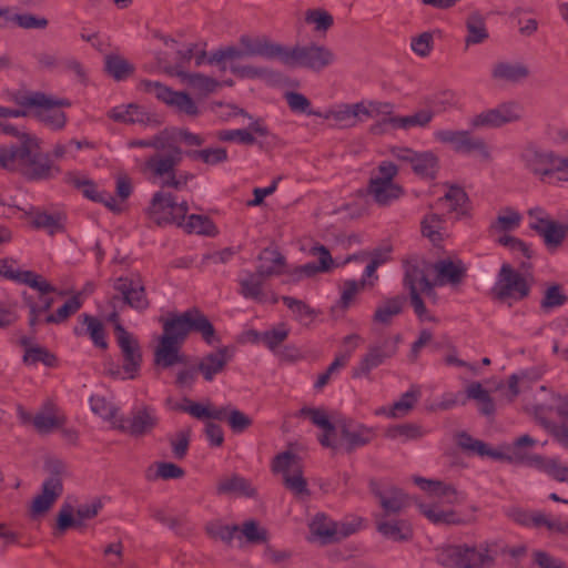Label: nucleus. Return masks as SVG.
Instances as JSON below:
<instances>
[{
    "mask_svg": "<svg viewBox=\"0 0 568 568\" xmlns=\"http://www.w3.org/2000/svg\"><path fill=\"white\" fill-rule=\"evenodd\" d=\"M3 133L14 136L17 143L0 148V169L30 181L49 180L59 173L43 152V141L37 134L16 126H3Z\"/></svg>",
    "mask_w": 568,
    "mask_h": 568,
    "instance_id": "obj_1",
    "label": "nucleus"
},
{
    "mask_svg": "<svg viewBox=\"0 0 568 568\" xmlns=\"http://www.w3.org/2000/svg\"><path fill=\"white\" fill-rule=\"evenodd\" d=\"M175 134L163 131L151 139L152 148L161 151L171 149L168 154H154L145 160L142 172L149 181L161 189H172L175 191L187 190L189 184L195 179L194 174L180 169L182 161V150L172 146Z\"/></svg>",
    "mask_w": 568,
    "mask_h": 568,
    "instance_id": "obj_2",
    "label": "nucleus"
},
{
    "mask_svg": "<svg viewBox=\"0 0 568 568\" xmlns=\"http://www.w3.org/2000/svg\"><path fill=\"white\" fill-rule=\"evenodd\" d=\"M413 481L432 499L429 504L416 501L419 511L430 523L435 525H456L462 523L458 514L449 507L459 503V494L454 486L419 476H415Z\"/></svg>",
    "mask_w": 568,
    "mask_h": 568,
    "instance_id": "obj_3",
    "label": "nucleus"
},
{
    "mask_svg": "<svg viewBox=\"0 0 568 568\" xmlns=\"http://www.w3.org/2000/svg\"><path fill=\"white\" fill-rule=\"evenodd\" d=\"M14 102L21 108L32 110L31 115L50 131L60 132L68 123L64 112L65 108L71 106L68 99L57 98L41 91H28L17 93Z\"/></svg>",
    "mask_w": 568,
    "mask_h": 568,
    "instance_id": "obj_4",
    "label": "nucleus"
},
{
    "mask_svg": "<svg viewBox=\"0 0 568 568\" xmlns=\"http://www.w3.org/2000/svg\"><path fill=\"white\" fill-rule=\"evenodd\" d=\"M399 166L390 161H381L372 171L366 183V194L378 207H389L405 195L404 186L397 181Z\"/></svg>",
    "mask_w": 568,
    "mask_h": 568,
    "instance_id": "obj_5",
    "label": "nucleus"
},
{
    "mask_svg": "<svg viewBox=\"0 0 568 568\" xmlns=\"http://www.w3.org/2000/svg\"><path fill=\"white\" fill-rule=\"evenodd\" d=\"M519 158L539 181L554 179L568 184V155L529 143L521 150Z\"/></svg>",
    "mask_w": 568,
    "mask_h": 568,
    "instance_id": "obj_6",
    "label": "nucleus"
},
{
    "mask_svg": "<svg viewBox=\"0 0 568 568\" xmlns=\"http://www.w3.org/2000/svg\"><path fill=\"white\" fill-rule=\"evenodd\" d=\"M530 264L521 262L519 271L509 263H503L497 280L491 288L494 300L510 304L511 301H521L530 293L534 283Z\"/></svg>",
    "mask_w": 568,
    "mask_h": 568,
    "instance_id": "obj_7",
    "label": "nucleus"
},
{
    "mask_svg": "<svg viewBox=\"0 0 568 568\" xmlns=\"http://www.w3.org/2000/svg\"><path fill=\"white\" fill-rule=\"evenodd\" d=\"M191 331L201 333L207 344L215 339V331L207 317L197 308L189 310L182 314L174 315L163 323V333L159 338L174 343L182 347Z\"/></svg>",
    "mask_w": 568,
    "mask_h": 568,
    "instance_id": "obj_8",
    "label": "nucleus"
},
{
    "mask_svg": "<svg viewBox=\"0 0 568 568\" xmlns=\"http://www.w3.org/2000/svg\"><path fill=\"white\" fill-rule=\"evenodd\" d=\"M191 331L201 333L207 344L215 339V331L207 317L197 308L189 310L182 314L174 315L163 323V333L159 338L174 343L182 347Z\"/></svg>",
    "mask_w": 568,
    "mask_h": 568,
    "instance_id": "obj_9",
    "label": "nucleus"
},
{
    "mask_svg": "<svg viewBox=\"0 0 568 568\" xmlns=\"http://www.w3.org/2000/svg\"><path fill=\"white\" fill-rule=\"evenodd\" d=\"M528 410L559 445L568 449V396L551 394L546 403Z\"/></svg>",
    "mask_w": 568,
    "mask_h": 568,
    "instance_id": "obj_10",
    "label": "nucleus"
},
{
    "mask_svg": "<svg viewBox=\"0 0 568 568\" xmlns=\"http://www.w3.org/2000/svg\"><path fill=\"white\" fill-rule=\"evenodd\" d=\"M113 295L109 301V313L121 311L128 306L142 313L151 306L143 280L136 274L121 275L112 281Z\"/></svg>",
    "mask_w": 568,
    "mask_h": 568,
    "instance_id": "obj_11",
    "label": "nucleus"
},
{
    "mask_svg": "<svg viewBox=\"0 0 568 568\" xmlns=\"http://www.w3.org/2000/svg\"><path fill=\"white\" fill-rule=\"evenodd\" d=\"M109 324L115 346L122 357V379H135L140 374L142 352L138 337L130 332L121 320L119 312L109 313Z\"/></svg>",
    "mask_w": 568,
    "mask_h": 568,
    "instance_id": "obj_12",
    "label": "nucleus"
},
{
    "mask_svg": "<svg viewBox=\"0 0 568 568\" xmlns=\"http://www.w3.org/2000/svg\"><path fill=\"white\" fill-rule=\"evenodd\" d=\"M440 562L449 568H491L495 556L486 544H454L442 548Z\"/></svg>",
    "mask_w": 568,
    "mask_h": 568,
    "instance_id": "obj_13",
    "label": "nucleus"
},
{
    "mask_svg": "<svg viewBox=\"0 0 568 568\" xmlns=\"http://www.w3.org/2000/svg\"><path fill=\"white\" fill-rule=\"evenodd\" d=\"M385 106L387 105L372 100L339 103L322 112L320 118L334 123L339 129H351L365 120L379 115Z\"/></svg>",
    "mask_w": 568,
    "mask_h": 568,
    "instance_id": "obj_14",
    "label": "nucleus"
},
{
    "mask_svg": "<svg viewBox=\"0 0 568 568\" xmlns=\"http://www.w3.org/2000/svg\"><path fill=\"white\" fill-rule=\"evenodd\" d=\"M361 520L355 523L335 521L324 513L315 514L308 521L307 540L326 546L347 538L359 529Z\"/></svg>",
    "mask_w": 568,
    "mask_h": 568,
    "instance_id": "obj_15",
    "label": "nucleus"
},
{
    "mask_svg": "<svg viewBox=\"0 0 568 568\" xmlns=\"http://www.w3.org/2000/svg\"><path fill=\"white\" fill-rule=\"evenodd\" d=\"M334 60L333 52L324 45L308 44L285 47L282 45L280 62L288 68H308L320 71Z\"/></svg>",
    "mask_w": 568,
    "mask_h": 568,
    "instance_id": "obj_16",
    "label": "nucleus"
},
{
    "mask_svg": "<svg viewBox=\"0 0 568 568\" xmlns=\"http://www.w3.org/2000/svg\"><path fill=\"white\" fill-rule=\"evenodd\" d=\"M334 447H327L333 452L344 449L346 453L369 445L376 437V430L372 426L357 423L352 418L339 417L336 419Z\"/></svg>",
    "mask_w": 568,
    "mask_h": 568,
    "instance_id": "obj_17",
    "label": "nucleus"
},
{
    "mask_svg": "<svg viewBox=\"0 0 568 568\" xmlns=\"http://www.w3.org/2000/svg\"><path fill=\"white\" fill-rule=\"evenodd\" d=\"M389 154L400 163L409 164L413 173L425 180L434 181L439 172V156L434 151H417L406 145H393Z\"/></svg>",
    "mask_w": 568,
    "mask_h": 568,
    "instance_id": "obj_18",
    "label": "nucleus"
},
{
    "mask_svg": "<svg viewBox=\"0 0 568 568\" xmlns=\"http://www.w3.org/2000/svg\"><path fill=\"white\" fill-rule=\"evenodd\" d=\"M164 190L153 194L148 216L160 226L168 224L179 226L189 212V204L186 201L176 202L175 196Z\"/></svg>",
    "mask_w": 568,
    "mask_h": 568,
    "instance_id": "obj_19",
    "label": "nucleus"
},
{
    "mask_svg": "<svg viewBox=\"0 0 568 568\" xmlns=\"http://www.w3.org/2000/svg\"><path fill=\"white\" fill-rule=\"evenodd\" d=\"M435 139L445 145H449L458 153H476L483 161L493 160V152L484 138L475 136L468 130H438Z\"/></svg>",
    "mask_w": 568,
    "mask_h": 568,
    "instance_id": "obj_20",
    "label": "nucleus"
},
{
    "mask_svg": "<svg viewBox=\"0 0 568 568\" xmlns=\"http://www.w3.org/2000/svg\"><path fill=\"white\" fill-rule=\"evenodd\" d=\"M353 261L362 263L367 262L364 273L365 277L358 282L354 280H348L344 282L339 302L341 306L344 310L349 307V305L354 302L356 295H358L362 291L366 288H372L374 286L375 280H377L375 272L384 260L381 257L379 253H374L373 256H369L368 253L362 252L348 256L343 264H347Z\"/></svg>",
    "mask_w": 568,
    "mask_h": 568,
    "instance_id": "obj_21",
    "label": "nucleus"
},
{
    "mask_svg": "<svg viewBox=\"0 0 568 568\" xmlns=\"http://www.w3.org/2000/svg\"><path fill=\"white\" fill-rule=\"evenodd\" d=\"M140 89L155 95L156 99L189 118H196L201 111L194 99L186 92L173 91L169 87L149 80L140 82Z\"/></svg>",
    "mask_w": 568,
    "mask_h": 568,
    "instance_id": "obj_22",
    "label": "nucleus"
},
{
    "mask_svg": "<svg viewBox=\"0 0 568 568\" xmlns=\"http://www.w3.org/2000/svg\"><path fill=\"white\" fill-rule=\"evenodd\" d=\"M520 106L515 101L500 103L496 108L485 109L469 120L473 130L499 129L521 120Z\"/></svg>",
    "mask_w": 568,
    "mask_h": 568,
    "instance_id": "obj_23",
    "label": "nucleus"
},
{
    "mask_svg": "<svg viewBox=\"0 0 568 568\" xmlns=\"http://www.w3.org/2000/svg\"><path fill=\"white\" fill-rule=\"evenodd\" d=\"M375 527L377 532L384 538L395 542L409 541L414 536L412 524L406 519L397 517L376 515Z\"/></svg>",
    "mask_w": 568,
    "mask_h": 568,
    "instance_id": "obj_24",
    "label": "nucleus"
},
{
    "mask_svg": "<svg viewBox=\"0 0 568 568\" xmlns=\"http://www.w3.org/2000/svg\"><path fill=\"white\" fill-rule=\"evenodd\" d=\"M531 72L529 67L520 61L498 60L490 68V79L495 83L516 84L527 80Z\"/></svg>",
    "mask_w": 568,
    "mask_h": 568,
    "instance_id": "obj_25",
    "label": "nucleus"
},
{
    "mask_svg": "<svg viewBox=\"0 0 568 568\" xmlns=\"http://www.w3.org/2000/svg\"><path fill=\"white\" fill-rule=\"evenodd\" d=\"M241 53V59L247 57H263L280 61L282 44L271 41L266 37L243 36L236 47Z\"/></svg>",
    "mask_w": 568,
    "mask_h": 568,
    "instance_id": "obj_26",
    "label": "nucleus"
},
{
    "mask_svg": "<svg viewBox=\"0 0 568 568\" xmlns=\"http://www.w3.org/2000/svg\"><path fill=\"white\" fill-rule=\"evenodd\" d=\"M433 272L432 264L426 262L410 263L406 267L404 284L412 294H432L435 287L434 280L428 278L429 273Z\"/></svg>",
    "mask_w": 568,
    "mask_h": 568,
    "instance_id": "obj_27",
    "label": "nucleus"
},
{
    "mask_svg": "<svg viewBox=\"0 0 568 568\" xmlns=\"http://www.w3.org/2000/svg\"><path fill=\"white\" fill-rule=\"evenodd\" d=\"M62 491L63 485L59 477L54 476L44 480L41 491L34 496L31 503L30 515L33 518L45 515L62 495Z\"/></svg>",
    "mask_w": 568,
    "mask_h": 568,
    "instance_id": "obj_28",
    "label": "nucleus"
},
{
    "mask_svg": "<svg viewBox=\"0 0 568 568\" xmlns=\"http://www.w3.org/2000/svg\"><path fill=\"white\" fill-rule=\"evenodd\" d=\"M298 416L308 419L313 425L322 430L318 436V442L323 447L327 448L336 446L334 433L336 419L332 420L327 410L324 408L303 407L300 409Z\"/></svg>",
    "mask_w": 568,
    "mask_h": 568,
    "instance_id": "obj_29",
    "label": "nucleus"
},
{
    "mask_svg": "<svg viewBox=\"0 0 568 568\" xmlns=\"http://www.w3.org/2000/svg\"><path fill=\"white\" fill-rule=\"evenodd\" d=\"M0 276L24 283L40 292H54V287L41 275L31 271H20L13 260H0Z\"/></svg>",
    "mask_w": 568,
    "mask_h": 568,
    "instance_id": "obj_30",
    "label": "nucleus"
},
{
    "mask_svg": "<svg viewBox=\"0 0 568 568\" xmlns=\"http://www.w3.org/2000/svg\"><path fill=\"white\" fill-rule=\"evenodd\" d=\"M435 274V286L452 285L457 286L462 283L466 274V266L460 260L443 258L432 264Z\"/></svg>",
    "mask_w": 568,
    "mask_h": 568,
    "instance_id": "obj_31",
    "label": "nucleus"
},
{
    "mask_svg": "<svg viewBox=\"0 0 568 568\" xmlns=\"http://www.w3.org/2000/svg\"><path fill=\"white\" fill-rule=\"evenodd\" d=\"M523 221L521 213L513 206L501 207L489 225V232L495 242L499 239L513 235Z\"/></svg>",
    "mask_w": 568,
    "mask_h": 568,
    "instance_id": "obj_32",
    "label": "nucleus"
},
{
    "mask_svg": "<svg viewBox=\"0 0 568 568\" xmlns=\"http://www.w3.org/2000/svg\"><path fill=\"white\" fill-rule=\"evenodd\" d=\"M159 417L154 408L142 406L131 416L128 425V435L142 438L150 435L158 426Z\"/></svg>",
    "mask_w": 568,
    "mask_h": 568,
    "instance_id": "obj_33",
    "label": "nucleus"
},
{
    "mask_svg": "<svg viewBox=\"0 0 568 568\" xmlns=\"http://www.w3.org/2000/svg\"><path fill=\"white\" fill-rule=\"evenodd\" d=\"M264 282L258 274L251 272L240 280V293L243 297L253 300L257 303L276 304L278 297L275 293L264 290Z\"/></svg>",
    "mask_w": 568,
    "mask_h": 568,
    "instance_id": "obj_34",
    "label": "nucleus"
},
{
    "mask_svg": "<svg viewBox=\"0 0 568 568\" xmlns=\"http://www.w3.org/2000/svg\"><path fill=\"white\" fill-rule=\"evenodd\" d=\"M181 346L158 337V344L153 351V363L156 367L166 369L175 365H185L187 356L181 351Z\"/></svg>",
    "mask_w": 568,
    "mask_h": 568,
    "instance_id": "obj_35",
    "label": "nucleus"
},
{
    "mask_svg": "<svg viewBox=\"0 0 568 568\" xmlns=\"http://www.w3.org/2000/svg\"><path fill=\"white\" fill-rule=\"evenodd\" d=\"M176 412H183L190 414L192 417L204 420V419H216L223 420L226 417L225 407H215L210 400L202 403L193 402L189 398H184L181 403H176L173 406Z\"/></svg>",
    "mask_w": 568,
    "mask_h": 568,
    "instance_id": "obj_36",
    "label": "nucleus"
},
{
    "mask_svg": "<svg viewBox=\"0 0 568 568\" xmlns=\"http://www.w3.org/2000/svg\"><path fill=\"white\" fill-rule=\"evenodd\" d=\"M165 72L178 77L183 84L200 95H207L220 87L214 78L201 73H191L179 68H165Z\"/></svg>",
    "mask_w": 568,
    "mask_h": 568,
    "instance_id": "obj_37",
    "label": "nucleus"
},
{
    "mask_svg": "<svg viewBox=\"0 0 568 568\" xmlns=\"http://www.w3.org/2000/svg\"><path fill=\"white\" fill-rule=\"evenodd\" d=\"M65 423V415L52 403L44 404L32 418L33 427L41 434H49L62 428Z\"/></svg>",
    "mask_w": 568,
    "mask_h": 568,
    "instance_id": "obj_38",
    "label": "nucleus"
},
{
    "mask_svg": "<svg viewBox=\"0 0 568 568\" xmlns=\"http://www.w3.org/2000/svg\"><path fill=\"white\" fill-rule=\"evenodd\" d=\"M286 267V258L280 251L265 248L260 254L255 273L266 281L273 276L285 274L287 272Z\"/></svg>",
    "mask_w": 568,
    "mask_h": 568,
    "instance_id": "obj_39",
    "label": "nucleus"
},
{
    "mask_svg": "<svg viewBox=\"0 0 568 568\" xmlns=\"http://www.w3.org/2000/svg\"><path fill=\"white\" fill-rule=\"evenodd\" d=\"M78 321L80 324L73 328L74 335L89 336L97 347H106L104 323L100 318L83 313Z\"/></svg>",
    "mask_w": 568,
    "mask_h": 568,
    "instance_id": "obj_40",
    "label": "nucleus"
},
{
    "mask_svg": "<svg viewBox=\"0 0 568 568\" xmlns=\"http://www.w3.org/2000/svg\"><path fill=\"white\" fill-rule=\"evenodd\" d=\"M383 513L379 515H397L410 504V497L397 487H389L376 493Z\"/></svg>",
    "mask_w": 568,
    "mask_h": 568,
    "instance_id": "obj_41",
    "label": "nucleus"
},
{
    "mask_svg": "<svg viewBox=\"0 0 568 568\" xmlns=\"http://www.w3.org/2000/svg\"><path fill=\"white\" fill-rule=\"evenodd\" d=\"M237 539L251 546L266 545L270 541L268 529L255 518H247L237 525Z\"/></svg>",
    "mask_w": 568,
    "mask_h": 568,
    "instance_id": "obj_42",
    "label": "nucleus"
},
{
    "mask_svg": "<svg viewBox=\"0 0 568 568\" xmlns=\"http://www.w3.org/2000/svg\"><path fill=\"white\" fill-rule=\"evenodd\" d=\"M216 493L221 496H242L253 498L257 495L256 488L244 477L231 475L221 478L216 484Z\"/></svg>",
    "mask_w": 568,
    "mask_h": 568,
    "instance_id": "obj_43",
    "label": "nucleus"
},
{
    "mask_svg": "<svg viewBox=\"0 0 568 568\" xmlns=\"http://www.w3.org/2000/svg\"><path fill=\"white\" fill-rule=\"evenodd\" d=\"M405 296H393L382 301L376 307L373 322L381 326H389L393 320L398 316L405 306Z\"/></svg>",
    "mask_w": 568,
    "mask_h": 568,
    "instance_id": "obj_44",
    "label": "nucleus"
},
{
    "mask_svg": "<svg viewBox=\"0 0 568 568\" xmlns=\"http://www.w3.org/2000/svg\"><path fill=\"white\" fill-rule=\"evenodd\" d=\"M466 30L465 45L467 48L484 43L489 38L486 20L478 11L469 13L466 18Z\"/></svg>",
    "mask_w": 568,
    "mask_h": 568,
    "instance_id": "obj_45",
    "label": "nucleus"
},
{
    "mask_svg": "<svg viewBox=\"0 0 568 568\" xmlns=\"http://www.w3.org/2000/svg\"><path fill=\"white\" fill-rule=\"evenodd\" d=\"M395 352L396 348L384 353L378 346L371 347L358 363V366L353 371V377H367L372 369L379 366L385 358L393 356Z\"/></svg>",
    "mask_w": 568,
    "mask_h": 568,
    "instance_id": "obj_46",
    "label": "nucleus"
},
{
    "mask_svg": "<svg viewBox=\"0 0 568 568\" xmlns=\"http://www.w3.org/2000/svg\"><path fill=\"white\" fill-rule=\"evenodd\" d=\"M178 63L170 65L159 61L160 67L165 71V68H179L183 70V67L189 63L192 59L195 60L197 67L205 63L206 52L196 43H184L176 49Z\"/></svg>",
    "mask_w": 568,
    "mask_h": 568,
    "instance_id": "obj_47",
    "label": "nucleus"
},
{
    "mask_svg": "<svg viewBox=\"0 0 568 568\" xmlns=\"http://www.w3.org/2000/svg\"><path fill=\"white\" fill-rule=\"evenodd\" d=\"M179 226L187 233L197 235L216 236L219 234V230L213 221L209 216L201 214L185 216Z\"/></svg>",
    "mask_w": 568,
    "mask_h": 568,
    "instance_id": "obj_48",
    "label": "nucleus"
},
{
    "mask_svg": "<svg viewBox=\"0 0 568 568\" xmlns=\"http://www.w3.org/2000/svg\"><path fill=\"white\" fill-rule=\"evenodd\" d=\"M20 344L24 348L23 362L28 365H34L39 362L45 365H52L54 356L48 352L47 348L40 346L32 337L23 336L20 338Z\"/></svg>",
    "mask_w": 568,
    "mask_h": 568,
    "instance_id": "obj_49",
    "label": "nucleus"
},
{
    "mask_svg": "<svg viewBox=\"0 0 568 568\" xmlns=\"http://www.w3.org/2000/svg\"><path fill=\"white\" fill-rule=\"evenodd\" d=\"M534 528H545L550 536H568V521L542 511H534Z\"/></svg>",
    "mask_w": 568,
    "mask_h": 568,
    "instance_id": "obj_50",
    "label": "nucleus"
},
{
    "mask_svg": "<svg viewBox=\"0 0 568 568\" xmlns=\"http://www.w3.org/2000/svg\"><path fill=\"white\" fill-rule=\"evenodd\" d=\"M227 363V354L225 348H221L215 353L204 356L199 363V371L206 381H212L213 376L221 373Z\"/></svg>",
    "mask_w": 568,
    "mask_h": 568,
    "instance_id": "obj_51",
    "label": "nucleus"
},
{
    "mask_svg": "<svg viewBox=\"0 0 568 568\" xmlns=\"http://www.w3.org/2000/svg\"><path fill=\"white\" fill-rule=\"evenodd\" d=\"M433 118L434 112L427 109H422L407 115L396 114L397 129L404 132L416 128L424 129L433 121Z\"/></svg>",
    "mask_w": 568,
    "mask_h": 568,
    "instance_id": "obj_52",
    "label": "nucleus"
},
{
    "mask_svg": "<svg viewBox=\"0 0 568 568\" xmlns=\"http://www.w3.org/2000/svg\"><path fill=\"white\" fill-rule=\"evenodd\" d=\"M48 20L44 17L36 16L32 13H12L8 8V16L6 19V27H17L21 29H45Z\"/></svg>",
    "mask_w": 568,
    "mask_h": 568,
    "instance_id": "obj_53",
    "label": "nucleus"
},
{
    "mask_svg": "<svg viewBox=\"0 0 568 568\" xmlns=\"http://www.w3.org/2000/svg\"><path fill=\"white\" fill-rule=\"evenodd\" d=\"M301 458L293 454L292 452H283L277 454L272 460V471L276 475H281L282 479L287 475H292L296 473L300 468H302Z\"/></svg>",
    "mask_w": 568,
    "mask_h": 568,
    "instance_id": "obj_54",
    "label": "nucleus"
},
{
    "mask_svg": "<svg viewBox=\"0 0 568 568\" xmlns=\"http://www.w3.org/2000/svg\"><path fill=\"white\" fill-rule=\"evenodd\" d=\"M30 223L36 229H44L53 235L63 229V216L61 214H49L47 212H32L29 214Z\"/></svg>",
    "mask_w": 568,
    "mask_h": 568,
    "instance_id": "obj_55",
    "label": "nucleus"
},
{
    "mask_svg": "<svg viewBox=\"0 0 568 568\" xmlns=\"http://www.w3.org/2000/svg\"><path fill=\"white\" fill-rule=\"evenodd\" d=\"M466 395L469 399L477 402L480 412L490 416L495 413V403L488 390L478 382H473L466 387Z\"/></svg>",
    "mask_w": 568,
    "mask_h": 568,
    "instance_id": "obj_56",
    "label": "nucleus"
},
{
    "mask_svg": "<svg viewBox=\"0 0 568 568\" xmlns=\"http://www.w3.org/2000/svg\"><path fill=\"white\" fill-rule=\"evenodd\" d=\"M231 72L240 79L247 80H270L276 77L272 69L254 64H231Z\"/></svg>",
    "mask_w": 568,
    "mask_h": 568,
    "instance_id": "obj_57",
    "label": "nucleus"
},
{
    "mask_svg": "<svg viewBox=\"0 0 568 568\" xmlns=\"http://www.w3.org/2000/svg\"><path fill=\"white\" fill-rule=\"evenodd\" d=\"M241 59V53L235 45H229L221 48L211 54H206L205 63H210L225 71L227 68L231 69V64H237L236 61Z\"/></svg>",
    "mask_w": 568,
    "mask_h": 568,
    "instance_id": "obj_58",
    "label": "nucleus"
},
{
    "mask_svg": "<svg viewBox=\"0 0 568 568\" xmlns=\"http://www.w3.org/2000/svg\"><path fill=\"white\" fill-rule=\"evenodd\" d=\"M39 294L38 301H36L32 296L24 295V301L28 304L30 308V317H29V325L31 327H34L41 314L47 312L53 304V300L48 296L50 292H40L39 290H36Z\"/></svg>",
    "mask_w": 568,
    "mask_h": 568,
    "instance_id": "obj_59",
    "label": "nucleus"
},
{
    "mask_svg": "<svg viewBox=\"0 0 568 568\" xmlns=\"http://www.w3.org/2000/svg\"><path fill=\"white\" fill-rule=\"evenodd\" d=\"M134 65L118 53L109 54V75L115 81H124L133 75Z\"/></svg>",
    "mask_w": 568,
    "mask_h": 568,
    "instance_id": "obj_60",
    "label": "nucleus"
},
{
    "mask_svg": "<svg viewBox=\"0 0 568 568\" xmlns=\"http://www.w3.org/2000/svg\"><path fill=\"white\" fill-rule=\"evenodd\" d=\"M568 233V226L564 225L555 220L548 224L542 231L539 232L544 239V242L548 248H558Z\"/></svg>",
    "mask_w": 568,
    "mask_h": 568,
    "instance_id": "obj_61",
    "label": "nucleus"
},
{
    "mask_svg": "<svg viewBox=\"0 0 568 568\" xmlns=\"http://www.w3.org/2000/svg\"><path fill=\"white\" fill-rule=\"evenodd\" d=\"M111 116L115 121L123 123L144 122L149 120L146 112L141 106L133 103L114 108Z\"/></svg>",
    "mask_w": 568,
    "mask_h": 568,
    "instance_id": "obj_62",
    "label": "nucleus"
},
{
    "mask_svg": "<svg viewBox=\"0 0 568 568\" xmlns=\"http://www.w3.org/2000/svg\"><path fill=\"white\" fill-rule=\"evenodd\" d=\"M385 434L389 439L404 438L406 440H416L425 435V430L418 424L406 423L388 427Z\"/></svg>",
    "mask_w": 568,
    "mask_h": 568,
    "instance_id": "obj_63",
    "label": "nucleus"
},
{
    "mask_svg": "<svg viewBox=\"0 0 568 568\" xmlns=\"http://www.w3.org/2000/svg\"><path fill=\"white\" fill-rule=\"evenodd\" d=\"M304 20L313 30L325 33L334 22L333 16L324 9H308L305 11Z\"/></svg>",
    "mask_w": 568,
    "mask_h": 568,
    "instance_id": "obj_64",
    "label": "nucleus"
}]
</instances>
